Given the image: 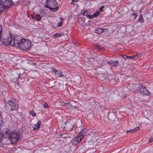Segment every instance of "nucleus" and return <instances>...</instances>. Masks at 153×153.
Listing matches in <instances>:
<instances>
[{"mask_svg": "<svg viewBox=\"0 0 153 153\" xmlns=\"http://www.w3.org/2000/svg\"><path fill=\"white\" fill-rule=\"evenodd\" d=\"M94 47L97 50H103L105 49V48L103 47L99 44H94Z\"/></svg>", "mask_w": 153, "mask_h": 153, "instance_id": "nucleus-12", "label": "nucleus"}, {"mask_svg": "<svg viewBox=\"0 0 153 153\" xmlns=\"http://www.w3.org/2000/svg\"><path fill=\"white\" fill-rule=\"evenodd\" d=\"M2 27L1 25H0V41L1 40V33L2 31Z\"/></svg>", "mask_w": 153, "mask_h": 153, "instance_id": "nucleus-30", "label": "nucleus"}, {"mask_svg": "<svg viewBox=\"0 0 153 153\" xmlns=\"http://www.w3.org/2000/svg\"><path fill=\"white\" fill-rule=\"evenodd\" d=\"M61 105L62 106H67L69 107L71 105V104L68 102H65L62 101L61 102Z\"/></svg>", "mask_w": 153, "mask_h": 153, "instance_id": "nucleus-20", "label": "nucleus"}, {"mask_svg": "<svg viewBox=\"0 0 153 153\" xmlns=\"http://www.w3.org/2000/svg\"><path fill=\"white\" fill-rule=\"evenodd\" d=\"M41 124V121H38L37 123L35 125L34 127L33 128V130H38L40 128V126Z\"/></svg>", "mask_w": 153, "mask_h": 153, "instance_id": "nucleus-15", "label": "nucleus"}, {"mask_svg": "<svg viewBox=\"0 0 153 153\" xmlns=\"http://www.w3.org/2000/svg\"><path fill=\"white\" fill-rule=\"evenodd\" d=\"M0 3H3V4L7 7V9L11 5H14V3L11 0H0Z\"/></svg>", "mask_w": 153, "mask_h": 153, "instance_id": "nucleus-6", "label": "nucleus"}, {"mask_svg": "<svg viewBox=\"0 0 153 153\" xmlns=\"http://www.w3.org/2000/svg\"><path fill=\"white\" fill-rule=\"evenodd\" d=\"M13 41L16 43V47L17 46L24 51H27L30 49L31 42L28 40L17 36L15 38Z\"/></svg>", "mask_w": 153, "mask_h": 153, "instance_id": "nucleus-1", "label": "nucleus"}, {"mask_svg": "<svg viewBox=\"0 0 153 153\" xmlns=\"http://www.w3.org/2000/svg\"><path fill=\"white\" fill-rule=\"evenodd\" d=\"M82 14L83 16H86L88 18V15H90L88 14V13H87V10H86L85 11H84V12Z\"/></svg>", "mask_w": 153, "mask_h": 153, "instance_id": "nucleus-25", "label": "nucleus"}, {"mask_svg": "<svg viewBox=\"0 0 153 153\" xmlns=\"http://www.w3.org/2000/svg\"><path fill=\"white\" fill-rule=\"evenodd\" d=\"M29 113V114L33 117H34L36 115V113L33 110L30 111Z\"/></svg>", "mask_w": 153, "mask_h": 153, "instance_id": "nucleus-22", "label": "nucleus"}, {"mask_svg": "<svg viewBox=\"0 0 153 153\" xmlns=\"http://www.w3.org/2000/svg\"><path fill=\"white\" fill-rule=\"evenodd\" d=\"M100 13L99 11H97L94 13L93 15H88V18L89 19H91L94 17H96L100 15Z\"/></svg>", "mask_w": 153, "mask_h": 153, "instance_id": "nucleus-14", "label": "nucleus"}, {"mask_svg": "<svg viewBox=\"0 0 153 153\" xmlns=\"http://www.w3.org/2000/svg\"><path fill=\"white\" fill-rule=\"evenodd\" d=\"M32 18H33V17H32Z\"/></svg>", "mask_w": 153, "mask_h": 153, "instance_id": "nucleus-43", "label": "nucleus"}, {"mask_svg": "<svg viewBox=\"0 0 153 153\" xmlns=\"http://www.w3.org/2000/svg\"><path fill=\"white\" fill-rule=\"evenodd\" d=\"M77 1H78V0H75L74 2H77Z\"/></svg>", "mask_w": 153, "mask_h": 153, "instance_id": "nucleus-41", "label": "nucleus"}, {"mask_svg": "<svg viewBox=\"0 0 153 153\" xmlns=\"http://www.w3.org/2000/svg\"><path fill=\"white\" fill-rule=\"evenodd\" d=\"M152 141H153V137L152 138L149 139V143H150Z\"/></svg>", "mask_w": 153, "mask_h": 153, "instance_id": "nucleus-37", "label": "nucleus"}, {"mask_svg": "<svg viewBox=\"0 0 153 153\" xmlns=\"http://www.w3.org/2000/svg\"><path fill=\"white\" fill-rule=\"evenodd\" d=\"M36 19L38 20L39 21L41 19V17L39 14H37L36 15Z\"/></svg>", "mask_w": 153, "mask_h": 153, "instance_id": "nucleus-26", "label": "nucleus"}, {"mask_svg": "<svg viewBox=\"0 0 153 153\" xmlns=\"http://www.w3.org/2000/svg\"><path fill=\"white\" fill-rule=\"evenodd\" d=\"M82 139V137H78L74 138L73 140V143L74 145H76L78 144Z\"/></svg>", "mask_w": 153, "mask_h": 153, "instance_id": "nucleus-9", "label": "nucleus"}, {"mask_svg": "<svg viewBox=\"0 0 153 153\" xmlns=\"http://www.w3.org/2000/svg\"><path fill=\"white\" fill-rule=\"evenodd\" d=\"M43 107L44 108H48V105L47 102H45L43 105Z\"/></svg>", "mask_w": 153, "mask_h": 153, "instance_id": "nucleus-31", "label": "nucleus"}, {"mask_svg": "<svg viewBox=\"0 0 153 153\" xmlns=\"http://www.w3.org/2000/svg\"><path fill=\"white\" fill-rule=\"evenodd\" d=\"M134 133L133 129V130H130L127 131H126V133L127 134H128L129 133Z\"/></svg>", "mask_w": 153, "mask_h": 153, "instance_id": "nucleus-32", "label": "nucleus"}, {"mask_svg": "<svg viewBox=\"0 0 153 153\" xmlns=\"http://www.w3.org/2000/svg\"><path fill=\"white\" fill-rule=\"evenodd\" d=\"M7 103L10 105L11 107V110L12 111L17 110L19 108L18 105L15 102L12 101H7Z\"/></svg>", "mask_w": 153, "mask_h": 153, "instance_id": "nucleus-5", "label": "nucleus"}, {"mask_svg": "<svg viewBox=\"0 0 153 153\" xmlns=\"http://www.w3.org/2000/svg\"><path fill=\"white\" fill-rule=\"evenodd\" d=\"M61 36H62L61 34H60L58 33H55L53 35L54 37L55 38H57L59 37H61Z\"/></svg>", "mask_w": 153, "mask_h": 153, "instance_id": "nucleus-24", "label": "nucleus"}, {"mask_svg": "<svg viewBox=\"0 0 153 153\" xmlns=\"http://www.w3.org/2000/svg\"><path fill=\"white\" fill-rule=\"evenodd\" d=\"M60 22L57 24V26L58 27H60L62 24L63 21V19L62 17L60 18Z\"/></svg>", "mask_w": 153, "mask_h": 153, "instance_id": "nucleus-21", "label": "nucleus"}, {"mask_svg": "<svg viewBox=\"0 0 153 153\" xmlns=\"http://www.w3.org/2000/svg\"><path fill=\"white\" fill-rule=\"evenodd\" d=\"M55 75L56 77H59L63 76L62 72L60 70H57L55 74Z\"/></svg>", "mask_w": 153, "mask_h": 153, "instance_id": "nucleus-13", "label": "nucleus"}, {"mask_svg": "<svg viewBox=\"0 0 153 153\" xmlns=\"http://www.w3.org/2000/svg\"><path fill=\"white\" fill-rule=\"evenodd\" d=\"M20 133L13 131L10 134V140L13 144L17 143L20 139Z\"/></svg>", "mask_w": 153, "mask_h": 153, "instance_id": "nucleus-4", "label": "nucleus"}, {"mask_svg": "<svg viewBox=\"0 0 153 153\" xmlns=\"http://www.w3.org/2000/svg\"><path fill=\"white\" fill-rule=\"evenodd\" d=\"M85 129H83L82 131L79 132L78 134L79 136L80 137H82V138H83L84 136L85 133Z\"/></svg>", "mask_w": 153, "mask_h": 153, "instance_id": "nucleus-16", "label": "nucleus"}, {"mask_svg": "<svg viewBox=\"0 0 153 153\" xmlns=\"http://www.w3.org/2000/svg\"><path fill=\"white\" fill-rule=\"evenodd\" d=\"M138 22H140L141 23H143L144 22V21L143 18V16L142 15L140 14Z\"/></svg>", "mask_w": 153, "mask_h": 153, "instance_id": "nucleus-19", "label": "nucleus"}, {"mask_svg": "<svg viewBox=\"0 0 153 153\" xmlns=\"http://www.w3.org/2000/svg\"><path fill=\"white\" fill-rule=\"evenodd\" d=\"M51 70L53 71V72H54L55 74L56 72L57 71V70H56L54 67H53L51 68Z\"/></svg>", "mask_w": 153, "mask_h": 153, "instance_id": "nucleus-29", "label": "nucleus"}, {"mask_svg": "<svg viewBox=\"0 0 153 153\" xmlns=\"http://www.w3.org/2000/svg\"><path fill=\"white\" fill-rule=\"evenodd\" d=\"M125 57H126V58H130L132 59L135 58V56H134V55L131 56H128L126 55H125L123 57L124 58H125Z\"/></svg>", "mask_w": 153, "mask_h": 153, "instance_id": "nucleus-23", "label": "nucleus"}, {"mask_svg": "<svg viewBox=\"0 0 153 153\" xmlns=\"http://www.w3.org/2000/svg\"><path fill=\"white\" fill-rule=\"evenodd\" d=\"M107 63L110 65L114 67H117L118 65V61H110L107 62Z\"/></svg>", "mask_w": 153, "mask_h": 153, "instance_id": "nucleus-11", "label": "nucleus"}, {"mask_svg": "<svg viewBox=\"0 0 153 153\" xmlns=\"http://www.w3.org/2000/svg\"><path fill=\"white\" fill-rule=\"evenodd\" d=\"M108 78L110 80H111V79L114 80V78H111L110 76H108Z\"/></svg>", "mask_w": 153, "mask_h": 153, "instance_id": "nucleus-38", "label": "nucleus"}, {"mask_svg": "<svg viewBox=\"0 0 153 153\" xmlns=\"http://www.w3.org/2000/svg\"><path fill=\"white\" fill-rule=\"evenodd\" d=\"M105 7L104 6H101L99 9H98V11L100 12H102L103 10V9Z\"/></svg>", "mask_w": 153, "mask_h": 153, "instance_id": "nucleus-27", "label": "nucleus"}, {"mask_svg": "<svg viewBox=\"0 0 153 153\" xmlns=\"http://www.w3.org/2000/svg\"><path fill=\"white\" fill-rule=\"evenodd\" d=\"M2 134L3 135L2 137H3L4 138H10V131L7 128H6L4 129Z\"/></svg>", "mask_w": 153, "mask_h": 153, "instance_id": "nucleus-7", "label": "nucleus"}, {"mask_svg": "<svg viewBox=\"0 0 153 153\" xmlns=\"http://www.w3.org/2000/svg\"><path fill=\"white\" fill-rule=\"evenodd\" d=\"M65 127L68 130H70L74 128V126L73 123L67 122L65 123Z\"/></svg>", "mask_w": 153, "mask_h": 153, "instance_id": "nucleus-10", "label": "nucleus"}, {"mask_svg": "<svg viewBox=\"0 0 153 153\" xmlns=\"http://www.w3.org/2000/svg\"><path fill=\"white\" fill-rule=\"evenodd\" d=\"M134 56H135V58H137V57L140 56H141V54L140 53L136 54V55H134Z\"/></svg>", "mask_w": 153, "mask_h": 153, "instance_id": "nucleus-33", "label": "nucleus"}, {"mask_svg": "<svg viewBox=\"0 0 153 153\" xmlns=\"http://www.w3.org/2000/svg\"><path fill=\"white\" fill-rule=\"evenodd\" d=\"M16 36L14 37L13 39V35L9 34V36H6L5 35H4L2 36V43L5 45L8 46L10 45L12 46H15V44L13 42L14 39Z\"/></svg>", "mask_w": 153, "mask_h": 153, "instance_id": "nucleus-3", "label": "nucleus"}, {"mask_svg": "<svg viewBox=\"0 0 153 153\" xmlns=\"http://www.w3.org/2000/svg\"><path fill=\"white\" fill-rule=\"evenodd\" d=\"M102 30H103L102 33L103 32L107 33V32H108V30L107 29H102Z\"/></svg>", "mask_w": 153, "mask_h": 153, "instance_id": "nucleus-34", "label": "nucleus"}, {"mask_svg": "<svg viewBox=\"0 0 153 153\" xmlns=\"http://www.w3.org/2000/svg\"><path fill=\"white\" fill-rule=\"evenodd\" d=\"M75 0H72V2H74Z\"/></svg>", "mask_w": 153, "mask_h": 153, "instance_id": "nucleus-42", "label": "nucleus"}, {"mask_svg": "<svg viewBox=\"0 0 153 153\" xmlns=\"http://www.w3.org/2000/svg\"><path fill=\"white\" fill-rule=\"evenodd\" d=\"M132 15L133 16H135V17H134V19H135L137 16V14H136V13H132Z\"/></svg>", "mask_w": 153, "mask_h": 153, "instance_id": "nucleus-35", "label": "nucleus"}, {"mask_svg": "<svg viewBox=\"0 0 153 153\" xmlns=\"http://www.w3.org/2000/svg\"><path fill=\"white\" fill-rule=\"evenodd\" d=\"M18 76L17 78L19 79L20 77V74H19V73L18 74Z\"/></svg>", "mask_w": 153, "mask_h": 153, "instance_id": "nucleus-39", "label": "nucleus"}, {"mask_svg": "<svg viewBox=\"0 0 153 153\" xmlns=\"http://www.w3.org/2000/svg\"><path fill=\"white\" fill-rule=\"evenodd\" d=\"M127 96V95H126V94H125L124 95V96L123 97V98H126V97Z\"/></svg>", "mask_w": 153, "mask_h": 153, "instance_id": "nucleus-40", "label": "nucleus"}, {"mask_svg": "<svg viewBox=\"0 0 153 153\" xmlns=\"http://www.w3.org/2000/svg\"><path fill=\"white\" fill-rule=\"evenodd\" d=\"M5 7L7 8V7L6 6L4 5L3 3H0V13L3 12Z\"/></svg>", "mask_w": 153, "mask_h": 153, "instance_id": "nucleus-18", "label": "nucleus"}, {"mask_svg": "<svg viewBox=\"0 0 153 153\" xmlns=\"http://www.w3.org/2000/svg\"><path fill=\"white\" fill-rule=\"evenodd\" d=\"M140 93L143 95L148 96L150 93L146 88L143 86H142L140 90Z\"/></svg>", "mask_w": 153, "mask_h": 153, "instance_id": "nucleus-8", "label": "nucleus"}, {"mask_svg": "<svg viewBox=\"0 0 153 153\" xmlns=\"http://www.w3.org/2000/svg\"><path fill=\"white\" fill-rule=\"evenodd\" d=\"M102 29L100 27L96 29L95 30V32L99 34H101L102 33Z\"/></svg>", "mask_w": 153, "mask_h": 153, "instance_id": "nucleus-17", "label": "nucleus"}, {"mask_svg": "<svg viewBox=\"0 0 153 153\" xmlns=\"http://www.w3.org/2000/svg\"><path fill=\"white\" fill-rule=\"evenodd\" d=\"M45 7L49 8L52 11H56L58 9L59 4L55 0H47L44 3Z\"/></svg>", "mask_w": 153, "mask_h": 153, "instance_id": "nucleus-2", "label": "nucleus"}, {"mask_svg": "<svg viewBox=\"0 0 153 153\" xmlns=\"http://www.w3.org/2000/svg\"><path fill=\"white\" fill-rule=\"evenodd\" d=\"M140 130V128L139 127H136L134 129H133V131L134 132V133L135 132L139 130Z\"/></svg>", "mask_w": 153, "mask_h": 153, "instance_id": "nucleus-28", "label": "nucleus"}, {"mask_svg": "<svg viewBox=\"0 0 153 153\" xmlns=\"http://www.w3.org/2000/svg\"><path fill=\"white\" fill-rule=\"evenodd\" d=\"M2 120H3V118L2 117H0V125H1V124L2 122Z\"/></svg>", "mask_w": 153, "mask_h": 153, "instance_id": "nucleus-36", "label": "nucleus"}]
</instances>
